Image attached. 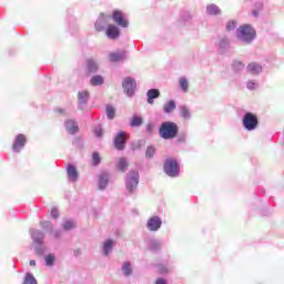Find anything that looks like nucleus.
Returning a JSON list of instances; mask_svg holds the SVG:
<instances>
[{
    "mask_svg": "<svg viewBox=\"0 0 284 284\" xmlns=\"http://www.w3.org/2000/svg\"><path fill=\"white\" fill-rule=\"evenodd\" d=\"M159 135L165 141H172L179 136V125L174 122H163L159 129Z\"/></svg>",
    "mask_w": 284,
    "mask_h": 284,
    "instance_id": "nucleus-1",
    "label": "nucleus"
},
{
    "mask_svg": "<svg viewBox=\"0 0 284 284\" xmlns=\"http://www.w3.org/2000/svg\"><path fill=\"white\" fill-rule=\"evenodd\" d=\"M254 37H256V31L250 24L242 26L237 30V38L246 43H250Z\"/></svg>",
    "mask_w": 284,
    "mask_h": 284,
    "instance_id": "nucleus-2",
    "label": "nucleus"
},
{
    "mask_svg": "<svg viewBox=\"0 0 284 284\" xmlns=\"http://www.w3.org/2000/svg\"><path fill=\"white\" fill-rule=\"evenodd\" d=\"M163 169L168 176H179V162L176 160L172 158L166 159Z\"/></svg>",
    "mask_w": 284,
    "mask_h": 284,
    "instance_id": "nucleus-3",
    "label": "nucleus"
},
{
    "mask_svg": "<svg viewBox=\"0 0 284 284\" xmlns=\"http://www.w3.org/2000/svg\"><path fill=\"white\" fill-rule=\"evenodd\" d=\"M242 123L245 130L252 132V130H256V128H258V118H256L255 114L248 112L244 115Z\"/></svg>",
    "mask_w": 284,
    "mask_h": 284,
    "instance_id": "nucleus-4",
    "label": "nucleus"
},
{
    "mask_svg": "<svg viewBox=\"0 0 284 284\" xmlns=\"http://www.w3.org/2000/svg\"><path fill=\"white\" fill-rule=\"evenodd\" d=\"M122 88L125 90L128 97H132L134 94V90H136V80L134 78H125Z\"/></svg>",
    "mask_w": 284,
    "mask_h": 284,
    "instance_id": "nucleus-5",
    "label": "nucleus"
},
{
    "mask_svg": "<svg viewBox=\"0 0 284 284\" xmlns=\"http://www.w3.org/2000/svg\"><path fill=\"white\" fill-rule=\"evenodd\" d=\"M136 185H139V172L132 171L126 180V187L129 192H134Z\"/></svg>",
    "mask_w": 284,
    "mask_h": 284,
    "instance_id": "nucleus-6",
    "label": "nucleus"
},
{
    "mask_svg": "<svg viewBox=\"0 0 284 284\" xmlns=\"http://www.w3.org/2000/svg\"><path fill=\"white\" fill-rule=\"evenodd\" d=\"M112 19L114 23H116V26H120L121 28H128V26H130V22L125 20V18L123 17V12H121L120 10L113 11Z\"/></svg>",
    "mask_w": 284,
    "mask_h": 284,
    "instance_id": "nucleus-7",
    "label": "nucleus"
},
{
    "mask_svg": "<svg viewBox=\"0 0 284 284\" xmlns=\"http://www.w3.org/2000/svg\"><path fill=\"white\" fill-rule=\"evenodd\" d=\"M128 139V133L120 131L115 139H114V145L118 150H124L125 149V141Z\"/></svg>",
    "mask_w": 284,
    "mask_h": 284,
    "instance_id": "nucleus-8",
    "label": "nucleus"
},
{
    "mask_svg": "<svg viewBox=\"0 0 284 284\" xmlns=\"http://www.w3.org/2000/svg\"><path fill=\"white\" fill-rule=\"evenodd\" d=\"M162 225L161 217L153 216L148 221V227L151 232H156V230H160Z\"/></svg>",
    "mask_w": 284,
    "mask_h": 284,
    "instance_id": "nucleus-9",
    "label": "nucleus"
},
{
    "mask_svg": "<svg viewBox=\"0 0 284 284\" xmlns=\"http://www.w3.org/2000/svg\"><path fill=\"white\" fill-rule=\"evenodd\" d=\"M121 34V31L119 30V28L114 24H110L106 29V37H109V39H119Z\"/></svg>",
    "mask_w": 284,
    "mask_h": 284,
    "instance_id": "nucleus-10",
    "label": "nucleus"
},
{
    "mask_svg": "<svg viewBox=\"0 0 284 284\" xmlns=\"http://www.w3.org/2000/svg\"><path fill=\"white\" fill-rule=\"evenodd\" d=\"M26 141H27V139L23 134H18L17 138H16V141L13 143L12 149L16 152H20L21 148H23V145H26Z\"/></svg>",
    "mask_w": 284,
    "mask_h": 284,
    "instance_id": "nucleus-11",
    "label": "nucleus"
},
{
    "mask_svg": "<svg viewBox=\"0 0 284 284\" xmlns=\"http://www.w3.org/2000/svg\"><path fill=\"white\" fill-rule=\"evenodd\" d=\"M146 97H148V103L152 105L154 104V99H159V97H161V92L159 91V89H150L146 92Z\"/></svg>",
    "mask_w": 284,
    "mask_h": 284,
    "instance_id": "nucleus-12",
    "label": "nucleus"
},
{
    "mask_svg": "<svg viewBox=\"0 0 284 284\" xmlns=\"http://www.w3.org/2000/svg\"><path fill=\"white\" fill-rule=\"evenodd\" d=\"M98 70H99V64H97V61H94L93 59L87 60L88 75L94 74V72H97Z\"/></svg>",
    "mask_w": 284,
    "mask_h": 284,
    "instance_id": "nucleus-13",
    "label": "nucleus"
},
{
    "mask_svg": "<svg viewBox=\"0 0 284 284\" xmlns=\"http://www.w3.org/2000/svg\"><path fill=\"white\" fill-rule=\"evenodd\" d=\"M65 128L69 134H77V132H79V125L74 120H68L65 122Z\"/></svg>",
    "mask_w": 284,
    "mask_h": 284,
    "instance_id": "nucleus-14",
    "label": "nucleus"
},
{
    "mask_svg": "<svg viewBox=\"0 0 284 284\" xmlns=\"http://www.w3.org/2000/svg\"><path fill=\"white\" fill-rule=\"evenodd\" d=\"M68 172V176H69V181H77V179H79V172L77 171V168L72 164L68 165L67 169Z\"/></svg>",
    "mask_w": 284,
    "mask_h": 284,
    "instance_id": "nucleus-15",
    "label": "nucleus"
},
{
    "mask_svg": "<svg viewBox=\"0 0 284 284\" xmlns=\"http://www.w3.org/2000/svg\"><path fill=\"white\" fill-rule=\"evenodd\" d=\"M109 59L113 63H116L119 61H123V59H125V51L112 52V53L109 54Z\"/></svg>",
    "mask_w": 284,
    "mask_h": 284,
    "instance_id": "nucleus-16",
    "label": "nucleus"
},
{
    "mask_svg": "<svg viewBox=\"0 0 284 284\" xmlns=\"http://www.w3.org/2000/svg\"><path fill=\"white\" fill-rule=\"evenodd\" d=\"M247 71L251 74H261V72H263V67H261V64L252 62L247 65Z\"/></svg>",
    "mask_w": 284,
    "mask_h": 284,
    "instance_id": "nucleus-17",
    "label": "nucleus"
},
{
    "mask_svg": "<svg viewBox=\"0 0 284 284\" xmlns=\"http://www.w3.org/2000/svg\"><path fill=\"white\" fill-rule=\"evenodd\" d=\"M110 176L108 175V173H102L99 175V186L100 190H103L105 187V185H108Z\"/></svg>",
    "mask_w": 284,
    "mask_h": 284,
    "instance_id": "nucleus-18",
    "label": "nucleus"
},
{
    "mask_svg": "<svg viewBox=\"0 0 284 284\" xmlns=\"http://www.w3.org/2000/svg\"><path fill=\"white\" fill-rule=\"evenodd\" d=\"M207 14L217 16L221 14V9L216 4H210L206 7Z\"/></svg>",
    "mask_w": 284,
    "mask_h": 284,
    "instance_id": "nucleus-19",
    "label": "nucleus"
},
{
    "mask_svg": "<svg viewBox=\"0 0 284 284\" xmlns=\"http://www.w3.org/2000/svg\"><path fill=\"white\" fill-rule=\"evenodd\" d=\"M163 110L166 114H170V112H174V110H176V103L171 100L163 106Z\"/></svg>",
    "mask_w": 284,
    "mask_h": 284,
    "instance_id": "nucleus-20",
    "label": "nucleus"
},
{
    "mask_svg": "<svg viewBox=\"0 0 284 284\" xmlns=\"http://www.w3.org/2000/svg\"><path fill=\"white\" fill-rule=\"evenodd\" d=\"M31 236L37 243H43V233L41 231H33Z\"/></svg>",
    "mask_w": 284,
    "mask_h": 284,
    "instance_id": "nucleus-21",
    "label": "nucleus"
},
{
    "mask_svg": "<svg viewBox=\"0 0 284 284\" xmlns=\"http://www.w3.org/2000/svg\"><path fill=\"white\" fill-rule=\"evenodd\" d=\"M90 93L88 91H82L78 93L79 103H88Z\"/></svg>",
    "mask_w": 284,
    "mask_h": 284,
    "instance_id": "nucleus-22",
    "label": "nucleus"
},
{
    "mask_svg": "<svg viewBox=\"0 0 284 284\" xmlns=\"http://www.w3.org/2000/svg\"><path fill=\"white\" fill-rule=\"evenodd\" d=\"M142 124H143V119L136 115L132 118L130 123L131 128H139Z\"/></svg>",
    "mask_w": 284,
    "mask_h": 284,
    "instance_id": "nucleus-23",
    "label": "nucleus"
},
{
    "mask_svg": "<svg viewBox=\"0 0 284 284\" xmlns=\"http://www.w3.org/2000/svg\"><path fill=\"white\" fill-rule=\"evenodd\" d=\"M91 85H93V87L103 85V77H101V75H93L91 78Z\"/></svg>",
    "mask_w": 284,
    "mask_h": 284,
    "instance_id": "nucleus-24",
    "label": "nucleus"
},
{
    "mask_svg": "<svg viewBox=\"0 0 284 284\" xmlns=\"http://www.w3.org/2000/svg\"><path fill=\"white\" fill-rule=\"evenodd\" d=\"M122 272L125 276H131L132 275V265L130 262H125L122 267Z\"/></svg>",
    "mask_w": 284,
    "mask_h": 284,
    "instance_id": "nucleus-25",
    "label": "nucleus"
},
{
    "mask_svg": "<svg viewBox=\"0 0 284 284\" xmlns=\"http://www.w3.org/2000/svg\"><path fill=\"white\" fill-rule=\"evenodd\" d=\"M118 170H120V172H125V170H128V161H125V159H120Z\"/></svg>",
    "mask_w": 284,
    "mask_h": 284,
    "instance_id": "nucleus-26",
    "label": "nucleus"
},
{
    "mask_svg": "<svg viewBox=\"0 0 284 284\" xmlns=\"http://www.w3.org/2000/svg\"><path fill=\"white\" fill-rule=\"evenodd\" d=\"M112 245H114V241L109 240L104 243V254L108 256L110 254V250H112Z\"/></svg>",
    "mask_w": 284,
    "mask_h": 284,
    "instance_id": "nucleus-27",
    "label": "nucleus"
},
{
    "mask_svg": "<svg viewBox=\"0 0 284 284\" xmlns=\"http://www.w3.org/2000/svg\"><path fill=\"white\" fill-rule=\"evenodd\" d=\"M116 111L113 109L112 105H106V116L108 119H114Z\"/></svg>",
    "mask_w": 284,
    "mask_h": 284,
    "instance_id": "nucleus-28",
    "label": "nucleus"
},
{
    "mask_svg": "<svg viewBox=\"0 0 284 284\" xmlns=\"http://www.w3.org/2000/svg\"><path fill=\"white\" fill-rule=\"evenodd\" d=\"M101 163V154L99 152H93L92 154V164L99 165Z\"/></svg>",
    "mask_w": 284,
    "mask_h": 284,
    "instance_id": "nucleus-29",
    "label": "nucleus"
},
{
    "mask_svg": "<svg viewBox=\"0 0 284 284\" xmlns=\"http://www.w3.org/2000/svg\"><path fill=\"white\" fill-rule=\"evenodd\" d=\"M180 112L183 119H190V109L187 106H181Z\"/></svg>",
    "mask_w": 284,
    "mask_h": 284,
    "instance_id": "nucleus-30",
    "label": "nucleus"
},
{
    "mask_svg": "<svg viewBox=\"0 0 284 284\" xmlns=\"http://www.w3.org/2000/svg\"><path fill=\"white\" fill-rule=\"evenodd\" d=\"M154 152H156V149H154V146H148L146 152H145V158L153 159Z\"/></svg>",
    "mask_w": 284,
    "mask_h": 284,
    "instance_id": "nucleus-31",
    "label": "nucleus"
},
{
    "mask_svg": "<svg viewBox=\"0 0 284 284\" xmlns=\"http://www.w3.org/2000/svg\"><path fill=\"white\" fill-rule=\"evenodd\" d=\"M23 284H37V278L32 274H27Z\"/></svg>",
    "mask_w": 284,
    "mask_h": 284,
    "instance_id": "nucleus-32",
    "label": "nucleus"
},
{
    "mask_svg": "<svg viewBox=\"0 0 284 284\" xmlns=\"http://www.w3.org/2000/svg\"><path fill=\"white\" fill-rule=\"evenodd\" d=\"M180 87L183 90V92H187V87H189L187 79L181 78L180 79Z\"/></svg>",
    "mask_w": 284,
    "mask_h": 284,
    "instance_id": "nucleus-33",
    "label": "nucleus"
},
{
    "mask_svg": "<svg viewBox=\"0 0 284 284\" xmlns=\"http://www.w3.org/2000/svg\"><path fill=\"white\" fill-rule=\"evenodd\" d=\"M45 264H47L49 267H52V265H54V255H52V254L47 255V257H45Z\"/></svg>",
    "mask_w": 284,
    "mask_h": 284,
    "instance_id": "nucleus-34",
    "label": "nucleus"
},
{
    "mask_svg": "<svg viewBox=\"0 0 284 284\" xmlns=\"http://www.w3.org/2000/svg\"><path fill=\"white\" fill-rule=\"evenodd\" d=\"M63 227H64V230H72V227H74V222L67 221V222H64Z\"/></svg>",
    "mask_w": 284,
    "mask_h": 284,
    "instance_id": "nucleus-35",
    "label": "nucleus"
},
{
    "mask_svg": "<svg viewBox=\"0 0 284 284\" xmlns=\"http://www.w3.org/2000/svg\"><path fill=\"white\" fill-rule=\"evenodd\" d=\"M234 28H236V21H229L227 26H226V29L229 31H232V30H234Z\"/></svg>",
    "mask_w": 284,
    "mask_h": 284,
    "instance_id": "nucleus-36",
    "label": "nucleus"
},
{
    "mask_svg": "<svg viewBox=\"0 0 284 284\" xmlns=\"http://www.w3.org/2000/svg\"><path fill=\"white\" fill-rule=\"evenodd\" d=\"M95 30L98 31V32H102V30H103V23L102 22H95Z\"/></svg>",
    "mask_w": 284,
    "mask_h": 284,
    "instance_id": "nucleus-37",
    "label": "nucleus"
},
{
    "mask_svg": "<svg viewBox=\"0 0 284 284\" xmlns=\"http://www.w3.org/2000/svg\"><path fill=\"white\" fill-rule=\"evenodd\" d=\"M51 216H52V219H59V210L52 209L51 210Z\"/></svg>",
    "mask_w": 284,
    "mask_h": 284,
    "instance_id": "nucleus-38",
    "label": "nucleus"
},
{
    "mask_svg": "<svg viewBox=\"0 0 284 284\" xmlns=\"http://www.w3.org/2000/svg\"><path fill=\"white\" fill-rule=\"evenodd\" d=\"M94 134H95V136H103V129H101V128L95 129Z\"/></svg>",
    "mask_w": 284,
    "mask_h": 284,
    "instance_id": "nucleus-39",
    "label": "nucleus"
},
{
    "mask_svg": "<svg viewBox=\"0 0 284 284\" xmlns=\"http://www.w3.org/2000/svg\"><path fill=\"white\" fill-rule=\"evenodd\" d=\"M42 227H52V223L50 222H41Z\"/></svg>",
    "mask_w": 284,
    "mask_h": 284,
    "instance_id": "nucleus-40",
    "label": "nucleus"
},
{
    "mask_svg": "<svg viewBox=\"0 0 284 284\" xmlns=\"http://www.w3.org/2000/svg\"><path fill=\"white\" fill-rule=\"evenodd\" d=\"M155 284H168V282L163 278H159Z\"/></svg>",
    "mask_w": 284,
    "mask_h": 284,
    "instance_id": "nucleus-41",
    "label": "nucleus"
},
{
    "mask_svg": "<svg viewBox=\"0 0 284 284\" xmlns=\"http://www.w3.org/2000/svg\"><path fill=\"white\" fill-rule=\"evenodd\" d=\"M29 265L34 266V265H37V262H36L34 260H31V261L29 262Z\"/></svg>",
    "mask_w": 284,
    "mask_h": 284,
    "instance_id": "nucleus-42",
    "label": "nucleus"
},
{
    "mask_svg": "<svg viewBox=\"0 0 284 284\" xmlns=\"http://www.w3.org/2000/svg\"><path fill=\"white\" fill-rule=\"evenodd\" d=\"M252 14H253V17H257V16H258V11L254 10V11L252 12Z\"/></svg>",
    "mask_w": 284,
    "mask_h": 284,
    "instance_id": "nucleus-43",
    "label": "nucleus"
},
{
    "mask_svg": "<svg viewBox=\"0 0 284 284\" xmlns=\"http://www.w3.org/2000/svg\"><path fill=\"white\" fill-rule=\"evenodd\" d=\"M234 65H243V62L235 61V62H234Z\"/></svg>",
    "mask_w": 284,
    "mask_h": 284,
    "instance_id": "nucleus-44",
    "label": "nucleus"
},
{
    "mask_svg": "<svg viewBox=\"0 0 284 284\" xmlns=\"http://www.w3.org/2000/svg\"><path fill=\"white\" fill-rule=\"evenodd\" d=\"M252 85H254V83H252V84H251V83H248V88H251Z\"/></svg>",
    "mask_w": 284,
    "mask_h": 284,
    "instance_id": "nucleus-45",
    "label": "nucleus"
},
{
    "mask_svg": "<svg viewBox=\"0 0 284 284\" xmlns=\"http://www.w3.org/2000/svg\"><path fill=\"white\" fill-rule=\"evenodd\" d=\"M252 85H254V83H252V84H251V83H248V88H251Z\"/></svg>",
    "mask_w": 284,
    "mask_h": 284,
    "instance_id": "nucleus-46",
    "label": "nucleus"
},
{
    "mask_svg": "<svg viewBox=\"0 0 284 284\" xmlns=\"http://www.w3.org/2000/svg\"><path fill=\"white\" fill-rule=\"evenodd\" d=\"M252 85H254V83H252V84H251V83H248V88H251Z\"/></svg>",
    "mask_w": 284,
    "mask_h": 284,
    "instance_id": "nucleus-47",
    "label": "nucleus"
}]
</instances>
